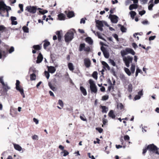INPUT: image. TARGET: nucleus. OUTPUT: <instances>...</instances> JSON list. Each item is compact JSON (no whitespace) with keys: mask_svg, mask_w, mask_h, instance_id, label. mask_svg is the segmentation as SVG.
Returning <instances> with one entry per match:
<instances>
[{"mask_svg":"<svg viewBox=\"0 0 159 159\" xmlns=\"http://www.w3.org/2000/svg\"><path fill=\"white\" fill-rule=\"evenodd\" d=\"M8 46L0 40V59L5 58L8 53Z\"/></svg>","mask_w":159,"mask_h":159,"instance_id":"1","label":"nucleus"},{"mask_svg":"<svg viewBox=\"0 0 159 159\" xmlns=\"http://www.w3.org/2000/svg\"><path fill=\"white\" fill-rule=\"evenodd\" d=\"M148 150L150 152L155 153L156 154L159 155V152L158 151V148L153 144L148 145L147 146Z\"/></svg>","mask_w":159,"mask_h":159,"instance_id":"2","label":"nucleus"},{"mask_svg":"<svg viewBox=\"0 0 159 159\" xmlns=\"http://www.w3.org/2000/svg\"><path fill=\"white\" fill-rule=\"evenodd\" d=\"M74 33L72 31L70 30L65 35V41L66 42L70 41L73 38Z\"/></svg>","mask_w":159,"mask_h":159,"instance_id":"3","label":"nucleus"},{"mask_svg":"<svg viewBox=\"0 0 159 159\" xmlns=\"http://www.w3.org/2000/svg\"><path fill=\"white\" fill-rule=\"evenodd\" d=\"M123 60L126 66L129 67L130 63H131L133 61V58L130 56H128L124 57L123 58Z\"/></svg>","mask_w":159,"mask_h":159,"instance_id":"4","label":"nucleus"},{"mask_svg":"<svg viewBox=\"0 0 159 159\" xmlns=\"http://www.w3.org/2000/svg\"><path fill=\"white\" fill-rule=\"evenodd\" d=\"M90 84V89L92 93H96L97 91V87L93 80L90 79L89 80Z\"/></svg>","mask_w":159,"mask_h":159,"instance_id":"5","label":"nucleus"},{"mask_svg":"<svg viewBox=\"0 0 159 159\" xmlns=\"http://www.w3.org/2000/svg\"><path fill=\"white\" fill-rule=\"evenodd\" d=\"M37 8L36 6H29L26 7L25 11H27L31 14H34L36 13Z\"/></svg>","mask_w":159,"mask_h":159,"instance_id":"6","label":"nucleus"},{"mask_svg":"<svg viewBox=\"0 0 159 159\" xmlns=\"http://www.w3.org/2000/svg\"><path fill=\"white\" fill-rule=\"evenodd\" d=\"M20 82L19 80H16V88L17 90L19 91L21 95L22 96L23 98H25V95L24 93V90L22 88L20 87L19 84Z\"/></svg>","mask_w":159,"mask_h":159,"instance_id":"7","label":"nucleus"},{"mask_svg":"<svg viewBox=\"0 0 159 159\" xmlns=\"http://www.w3.org/2000/svg\"><path fill=\"white\" fill-rule=\"evenodd\" d=\"M36 70H35V69L33 67H31L29 69V73H31L33 72V73L31 74L30 75V80H35L36 78V76L35 74V72Z\"/></svg>","mask_w":159,"mask_h":159,"instance_id":"8","label":"nucleus"},{"mask_svg":"<svg viewBox=\"0 0 159 159\" xmlns=\"http://www.w3.org/2000/svg\"><path fill=\"white\" fill-rule=\"evenodd\" d=\"M111 20V21L113 23H116L118 21V17L115 15H111L110 14L109 17Z\"/></svg>","mask_w":159,"mask_h":159,"instance_id":"9","label":"nucleus"},{"mask_svg":"<svg viewBox=\"0 0 159 159\" xmlns=\"http://www.w3.org/2000/svg\"><path fill=\"white\" fill-rule=\"evenodd\" d=\"M96 26L98 29L101 31L103 30L102 27L103 26V24L102 21L99 20L96 21Z\"/></svg>","mask_w":159,"mask_h":159,"instance_id":"10","label":"nucleus"},{"mask_svg":"<svg viewBox=\"0 0 159 159\" xmlns=\"http://www.w3.org/2000/svg\"><path fill=\"white\" fill-rule=\"evenodd\" d=\"M84 64L87 68H89L90 66L91 62L89 58H85L84 60Z\"/></svg>","mask_w":159,"mask_h":159,"instance_id":"11","label":"nucleus"},{"mask_svg":"<svg viewBox=\"0 0 159 159\" xmlns=\"http://www.w3.org/2000/svg\"><path fill=\"white\" fill-rule=\"evenodd\" d=\"M43 56L41 53H39L38 56L37 57L36 63H39L41 62L43 59Z\"/></svg>","mask_w":159,"mask_h":159,"instance_id":"12","label":"nucleus"},{"mask_svg":"<svg viewBox=\"0 0 159 159\" xmlns=\"http://www.w3.org/2000/svg\"><path fill=\"white\" fill-rule=\"evenodd\" d=\"M48 69L49 72L51 74H53L56 70V69L55 67L53 66H48Z\"/></svg>","mask_w":159,"mask_h":159,"instance_id":"13","label":"nucleus"},{"mask_svg":"<svg viewBox=\"0 0 159 159\" xmlns=\"http://www.w3.org/2000/svg\"><path fill=\"white\" fill-rule=\"evenodd\" d=\"M85 41L88 43L89 45H92L93 43V41L90 37H88L86 38Z\"/></svg>","mask_w":159,"mask_h":159,"instance_id":"14","label":"nucleus"},{"mask_svg":"<svg viewBox=\"0 0 159 159\" xmlns=\"http://www.w3.org/2000/svg\"><path fill=\"white\" fill-rule=\"evenodd\" d=\"M102 64L103 66V68L106 69L107 68L108 70H110V68L107 63L104 61H102Z\"/></svg>","mask_w":159,"mask_h":159,"instance_id":"15","label":"nucleus"},{"mask_svg":"<svg viewBox=\"0 0 159 159\" xmlns=\"http://www.w3.org/2000/svg\"><path fill=\"white\" fill-rule=\"evenodd\" d=\"M59 20H64L65 19L66 16L63 13H60L58 15Z\"/></svg>","mask_w":159,"mask_h":159,"instance_id":"16","label":"nucleus"},{"mask_svg":"<svg viewBox=\"0 0 159 159\" xmlns=\"http://www.w3.org/2000/svg\"><path fill=\"white\" fill-rule=\"evenodd\" d=\"M126 51L127 52L128 54L130 53L133 55H134L135 54V52L133 49L128 48H126Z\"/></svg>","mask_w":159,"mask_h":159,"instance_id":"17","label":"nucleus"},{"mask_svg":"<svg viewBox=\"0 0 159 159\" xmlns=\"http://www.w3.org/2000/svg\"><path fill=\"white\" fill-rule=\"evenodd\" d=\"M108 116L113 119H115L116 117V116L114 114V111L112 110L110 111L108 113Z\"/></svg>","mask_w":159,"mask_h":159,"instance_id":"18","label":"nucleus"},{"mask_svg":"<svg viewBox=\"0 0 159 159\" xmlns=\"http://www.w3.org/2000/svg\"><path fill=\"white\" fill-rule=\"evenodd\" d=\"M138 7L137 4H131L129 7L130 10H132L133 9H137Z\"/></svg>","mask_w":159,"mask_h":159,"instance_id":"19","label":"nucleus"},{"mask_svg":"<svg viewBox=\"0 0 159 159\" xmlns=\"http://www.w3.org/2000/svg\"><path fill=\"white\" fill-rule=\"evenodd\" d=\"M85 46V44L84 43L80 44L79 47V51L81 52L82 51L84 50Z\"/></svg>","mask_w":159,"mask_h":159,"instance_id":"20","label":"nucleus"},{"mask_svg":"<svg viewBox=\"0 0 159 159\" xmlns=\"http://www.w3.org/2000/svg\"><path fill=\"white\" fill-rule=\"evenodd\" d=\"M14 147L15 149L19 151H20L22 148L18 144H13Z\"/></svg>","mask_w":159,"mask_h":159,"instance_id":"21","label":"nucleus"},{"mask_svg":"<svg viewBox=\"0 0 159 159\" xmlns=\"http://www.w3.org/2000/svg\"><path fill=\"white\" fill-rule=\"evenodd\" d=\"M118 26L119 27H120V30L123 33L126 32L127 29L124 26L121 25L120 24H118Z\"/></svg>","mask_w":159,"mask_h":159,"instance_id":"22","label":"nucleus"},{"mask_svg":"<svg viewBox=\"0 0 159 159\" xmlns=\"http://www.w3.org/2000/svg\"><path fill=\"white\" fill-rule=\"evenodd\" d=\"M80 89L81 92L84 96H86L87 95V93L84 87L83 86H80Z\"/></svg>","mask_w":159,"mask_h":159,"instance_id":"23","label":"nucleus"},{"mask_svg":"<svg viewBox=\"0 0 159 159\" xmlns=\"http://www.w3.org/2000/svg\"><path fill=\"white\" fill-rule=\"evenodd\" d=\"M101 107L102 109V112L106 113L108 111V108L104 106H101Z\"/></svg>","mask_w":159,"mask_h":159,"instance_id":"24","label":"nucleus"},{"mask_svg":"<svg viewBox=\"0 0 159 159\" xmlns=\"http://www.w3.org/2000/svg\"><path fill=\"white\" fill-rule=\"evenodd\" d=\"M44 43L43 44V48L45 49H46L47 47L50 44V43L47 40H45L44 41Z\"/></svg>","mask_w":159,"mask_h":159,"instance_id":"25","label":"nucleus"},{"mask_svg":"<svg viewBox=\"0 0 159 159\" xmlns=\"http://www.w3.org/2000/svg\"><path fill=\"white\" fill-rule=\"evenodd\" d=\"M6 6V5L3 1L0 2V10L1 9L3 10Z\"/></svg>","mask_w":159,"mask_h":159,"instance_id":"26","label":"nucleus"},{"mask_svg":"<svg viewBox=\"0 0 159 159\" xmlns=\"http://www.w3.org/2000/svg\"><path fill=\"white\" fill-rule=\"evenodd\" d=\"M120 53L123 58L124 57H126L125 56L128 54L127 52L126 51V49L125 50H122L120 52Z\"/></svg>","mask_w":159,"mask_h":159,"instance_id":"27","label":"nucleus"},{"mask_svg":"<svg viewBox=\"0 0 159 159\" xmlns=\"http://www.w3.org/2000/svg\"><path fill=\"white\" fill-rule=\"evenodd\" d=\"M130 70L131 73L132 74H134V73L135 70V65L134 63H132L131 65Z\"/></svg>","mask_w":159,"mask_h":159,"instance_id":"28","label":"nucleus"},{"mask_svg":"<svg viewBox=\"0 0 159 159\" xmlns=\"http://www.w3.org/2000/svg\"><path fill=\"white\" fill-rule=\"evenodd\" d=\"M125 72L127 74L128 76H130L131 72L128 68L125 67L124 68Z\"/></svg>","mask_w":159,"mask_h":159,"instance_id":"29","label":"nucleus"},{"mask_svg":"<svg viewBox=\"0 0 159 159\" xmlns=\"http://www.w3.org/2000/svg\"><path fill=\"white\" fill-rule=\"evenodd\" d=\"M67 16L68 17L71 18L74 16V13L73 11H70L68 12Z\"/></svg>","mask_w":159,"mask_h":159,"instance_id":"30","label":"nucleus"},{"mask_svg":"<svg viewBox=\"0 0 159 159\" xmlns=\"http://www.w3.org/2000/svg\"><path fill=\"white\" fill-rule=\"evenodd\" d=\"M129 14L130 15L131 18L133 19H134L135 16L136 15V12L135 11H130Z\"/></svg>","mask_w":159,"mask_h":159,"instance_id":"31","label":"nucleus"},{"mask_svg":"<svg viewBox=\"0 0 159 159\" xmlns=\"http://www.w3.org/2000/svg\"><path fill=\"white\" fill-rule=\"evenodd\" d=\"M69 152L66 150H63V151L61 152V155H63V156L65 157L69 154Z\"/></svg>","mask_w":159,"mask_h":159,"instance_id":"32","label":"nucleus"},{"mask_svg":"<svg viewBox=\"0 0 159 159\" xmlns=\"http://www.w3.org/2000/svg\"><path fill=\"white\" fill-rule=\"evenodd\" d=\"M0 93H1L0 96H5L7 94V91L3 89V90L0 91Z\"/></svg>","mask_w":159,"mask_h":159,"instance_id":"33","label":"nucleus"},{"mask_svg":"<svg viewBox=\"0 0 159 159\" xmlns=\"http://www.w3.org/2000/svg\"><path fill=\"white\" fill-rule=\"evenodd\" d=\"M68 67L69 69L70 70L72 71L74 69L73 64L71 63H68Z\"/></svg>","mask_w":159,"mask_h":159,"instance_id":"34","label":"nucleus"},{"mask_svg":"<svg viewBox=\"0 0 159 159\" xmlns=\"http://www.w3.org/2000/svg\"><path fill=\"white\" fill-rule=\"evenodd\" d=\"M133 87L131 84H129L128 85V91L129 93H131L132 91Z\"/></svg>","mask_w":159,"mask_h":159,"instance_id":"35","label":"nucleus"},{"mask_svg":"<svg viewBox=\"0 0 159 159\" xmlns=\"http://www.w3.org/2000/svg\"><path fill=\"white\" fill-rule=\"evenodd\" d=\"M98 72L95 71L93 72L92 74V77L95 79L97 80L98 78Z\"/></svg>","mask_w":159,"mask_h":159,"instance_id":"36","label":"nucleus"},{"mask_svg":"<svg viewBox=\"0 0 159 159\" xmlns=\"http://www.w3.org/2000/svg\"><path fill=\"white\" fill-rule=\"evenodd\" d=\"M104 57L106 58H108L109 57V54L107 51H103V52Z\"/></svg>","mask_w":159,"mask_h":159,"instance_id":"37","label":"nucleus"},{"mask_svg":"<svg viewBox=\"0 0 159 159\" xmlns=\"http://www.w3.org/2000/svg\"><path fill=\"white\" fill-rule=\"evenodd\" d=\"M3 89L7 92L8 90L10 89V87L8 86L7 84H5L3 86Z\"/></svg>","mask_w":159,"mask_h":159,"instance_id":"38","label":"nucleus"},{"mask_svg":"<svg viewBox=\"0 0 159 159\" xmlns=\"http://www.w3.org/2000/svg\"><path fill=\"white\" fill-rule=\"evenodd\" d=\"M33 48L35 50H39L41 49V47L39 45H34L33 46Z\"/></svg>","mask_w":159,"mask_h":159,"instance_id":"39","label":"nucleus"},{"mask_svg":"<svg viewBox=\"0 0 159 159\" xmlns=\"http://www.w3.org/2000/svg\"><path fill=\"white\" fill-rule=\"evenodd\" d=\"M124 107L123 105L121 103H118L117 106V108L118 109L120 108V109L122 110Z\"/></svg>","mask_w":159,"mask_h":159,"instance_id":"40","label":"nucleus"},{"mask_svg":"<svg viewBox=\"0 0 159 159\" xmlns=\"http://www.w3.org/2000/svg\"><path fill=\"white\" fill-rule=\"evenodd\" d=\"M22 29L24 32L28 33L29 32V28L26 26H24L22 27Z\"/></svg>","mask_w":159,"mask_h":159,"instance_id":"41","label":"nucleus"},{"mask_svg":"<svg viewBox=\"0 0 159 159\" xmlns=\"http://www.w3.org/2000/svg\"><path fill=\"white\" fill-rule=\"evenodd\" d=\"M96 33L97 34V36L98 38L100 39H102V40L106 41V39L103 38L100 34V33L99 32H96Z\"/></svg>","mask_w":159,"mask_h":159,"instance_id":"42","label":"nucleus"},{"mask_svg":"<svg viewBox=\"0 0 159 159\" xmlns=\"http://www.w3.org/2000/svg\"><path fill=\"white\" fill-rule=\"evenodd\" d=\"M91 49L90 48L89 46H87L86 47H85L84 51L85 52H89L90 51Z\"/></svg>","mask_w":159,"mask_h":159,"instance_id":"43","label":"nucleus"},{"mask_svg":"<svg viewBox=\"0 0 159 159\" xmlns=\"http://www.w3.org/2000/svg\"><path fill=\"white\" fill-rule=\"evenodd\" d=\"M48 85L50 88L53 91H55L56 90V88L52 86L51 84L49 83Z\"/></svg>","mask_w":159,"mask_h":159,"instance_id":"44","label":"nucleus"},{"mask_svg":"<svg viewBox=\"0 0 159 159\" xmlns=\"http://www.w3.org/2000/svg\"><path fill=\"white\" fill-rule=\"evenodd\" d=\"M44 74L47 78L48 79L50 76L49 72L45 71L44 72Z\"/></svg>","mask_w":159,"mask_h":159,"instance_id":"45","label":"nucleus"},{"mask_svg":"<svg viewBox=\"0 0 159 159\" xmlns=\"http://www.w3.org/2000/svg\"><path fill=\"white\" fill-rule=\"evenodd\" d=\"M108 98V95H104L102 97V100L103 101L106 100Z\"/></svg>","mask_w":159,"mask_h":159,"instance_id":"46","label":"nucleus"},{"mask_svg":"<svg viewBox=\"0 0 159 159\" xmlns=\"http://www.w3.org/2000/svg\"><path fill=\"white\" fill-rule=\"evenodd\" d=\"M154 6V4L153 3H151L148 6V9L149 10H152V8Z\"/></svg>","mask_w":159,"mask_h":159,"instance_id":"47","label":"nucleus"},{"mask_svg":"<svg viewBox=\"0 0 159 159\" xmlns=\"http://www.w3.org/2000/svg\"><path fill=\"white\" fill-rule=\"evenodd\" d=\"M112 36L117 41H119V39L118 35L116 34H112Z\"/></svg>","mask_w":159,"mask_h":159,"instance_id":"48","label":"nucleus"},{"mask_svg":"<svg viewBox=\"0 0 159 159\" xmlns=\"http://www.w3.org/2000/svg\"><path fill=\"white\" fill-rule=\"evenodd\" d=\"M86 20V18H82L81 19L80 21V23L82 24L83 23L84 24H85V20Z\"/></svg>","mask_w":159,"mask_h":159,"instance_id":"49","label":"nucleus"},{"mask_svg":"<svg viewBox=\"0 0 159 159\" xmlns=\"http://www.w3.org/2000/svg\"><path fill=\"white\" fill-rule=\"evenodd\" d=\"M39 12L42 14L44 15V14L47 13L48 11L47 10H43V11H39Z\"/></svg>","mask_w":159,"mask_h":159,"instance_id":"50","label":"nucleus"},{"mask_svg":"<svg viewBox=\"0 0 159 159\" xmlns=\"http://www.w3.org/2000/svg\"><path fill=\"white\" fill-rule=\"evenodd\" d=\"M14 51V48L13 47H11L9 50L8 52L9 53H11Z\"/></svg>","mask_w":159,"mask_h":159,"instance_id":"51","label":"nucleus"},{"mask_svg":"<svg viewBox=\"0 0 159 159\" xmlns=\"http://www.w3.org/2000/svg\"><path fill=\"white\" fill-rule=\"evenodd\" d=\"M58 104L61 107L63 106V103L62 101L60 99L58 100Z\"/></svg>","mask_w":159,"mask_h":159,"instance_id":"52","label":"nucleus"},{"mask_svg":"<svg viewBox=\"0 0 159 159\" xmlns=\"http://www.w3.org/2000/svg\"><path fill=\"white\" fill-rule=\"evenodd\" d=\"M6 29V28L3 25H0V31L2 32Z\"/></svg>","mask_w":159,"mask_h":159,"instance_id":"53","label":"nucleus"},{"mask_svg":"<svg viewBox=\"0 0 159 159\" xmlns=\"http://www.w3.org/2000/svg\"><path fill=\"white\" fill-rule=\"evenodd\" d=\"M8 10V11L9 10H11V8L9 6H6L4 8L3 10H6V11H7V10Z\"/></svg>","mask_w":159,"mask_h":159,"instance_id":"54","label":"nucleus"},{"mask_svg":"<svg viewBox=\"0 0 159 159\" xmlns=\"http://www.w3.org/2000/svg\"><path fill=\"white\" fill-rule=\"evenodd\" d=\"M96 129L100 133H101L103 131V129L101 128H96Z\"/></svg>","mask_w":159,"mask_h":159,"instance_id":"55","label":"nucleus"},{"mask_svg":"<svg viewBox=\"0 0 159 159\" xmlns=\"http://www.w3.org/2000/svg\"><path fill=\"white\" fill-rule=\"evenodd\" d=\"M88 156L89 157V158H91V159H95V158L92 155V156H91L90 153H89V152L88 153Z\"/></svg>","mask_w":159,"mask_h":159,"instance_id":"56","label":"nucleus"},{"mask_svg":"<svg viewBox=\"0 0 159 159\" xmlns=\"http://www.w3.org/2000/svg\"><path fill=\"white\" fill-rule=\"evenodd\" d=\"M156 37L155 35L150 36L149 38V41L153 40L156 38Z\"/></svg>","mask_w":159,"mask_h":159,"instance_id":"57","label":"nucleus"},{"mask_svg":"<svg viewBox=\"0 0 159 159\" xmlns=\"http://www.w3.org/2000/svg\"><path fill=\"white\" fill-rule=\"evenodd\" d=\"M146 11L145 10H143L142 11H139V14L141 16L143 15L145 13Z\"/></svg>","mask_w":159,"mask_h":159,"instance_id":"58","label":"nucleus"},{"mask_svg":"<svg viewBox=\"0 0 159 159\" xmlns=\"http://www.w3.org/2000/svg\"><path fill=\"white\" fill-rule=\"evenodd\" d=\"M110 62L113 66H116V63L113 60L111 59Z\"/></svg>","mask_w":159,"mask_h":159,"instance_id":"59","label":"nucleus"},{"mask_svg":"<svg viewBox=\"0 0 159 159\" xmlns=\"http://www.w3.org/2000/svg\"><path fill=\"white\" fill-rule=\"evenodd\" d=\"M111 72L114 76H116V75L115 73V71L114 70L113 68H112V69H111Z\"/></svg>","mask_w":159,"mask_h":159,"instance_id":"60","label":"nucleus"},{"mask_svg":"<svg viewBox=\"0 0 159 159\" xmlns=\"http://www.w3.org/2000/svg\"><path fill=\"white\" fill-rule=\"evenodd\" d=\"M19 6L20 9V10L21 11H23V4H20L19 5Z\"/></svg>","mask_w":159,"mask_h":159,"instance_id":"61","label":"nucleus"},{"mask_svg":"<svg viewBox=\"0 0 159 159\" xmlns=\"http://www.w3.org/2000/svg\"><path fill=\"white\" fill-rule=\"evenodd\" d=\"M141 98L140 96L138 95H136L134 97V99L135 100H139Z\"/></svg>","mask_w":159,"mask_h":159,"instance_id":"62","label":"nucleus"},{"mask_svg":"<svg viewBox=\"0 0 159 159\" xmlns=\"http://www.w3.org/2000/svg\"><path fill=\"white\" fill-rule=\"evenodd\" d=\"M124 139L126 140H129V137L128 135H126L124 136Z\"/></svg>","mask_w":159,"mask_h":159,"instance_id":"63","label":"nucleus"},{"mask_svg":"<svg viewBox=\"0 0 159 159\" xmlns=\"http://www.w3.org/2000/svg\"><path fill=\"white\" fill-rule=\"evenodd\" d=\"M132 45L133 47L135 49L138 48V46L135 43H133L132 44Z\"/></svg>","mask_w":159,"mask_h":159,"instance_id":"64","label":"nucleus"}]
</instances>
